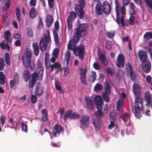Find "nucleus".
<instances>
[{
	"label": "nucleus",
	"instance_id": "obj_1",
	"mask_svg": "<svg viewBox=\"0 0 152 152\" xmlns=\"http://www.w3.org/2000/svg\"><path fill=\"white\" fill-rule=\"evenodd\" d=\"M71 42H69L67 45L68 50H72L74 52L75 55L79 57L82 61H83L85 56V49L82 46L80 47L76 46V44H74L73 46H71L70 44Z\"/></svg>",
	"mask_w": 152,
	"mask_h": 152
},
{
	"label": "nucleus",
	"instance_id": "obj_2",
	"mask_svg": "<svg viewBox=\"0 0 152 152\" xmlns=\"http://www.w3.org/2000/svg\"><path fill=\"white\" fill-rule=\"evenodd\" d=\"M46 31L47 34L44 35L45 37L42 38L39 44L40 50L43 52H45L46 50L47 47V43L50 42L51 40L49 30H47Z\"/></svg>",
	"mask_w": 152,
	"mask_h": 152
},
{
	"label": "nucleus",
	"instance_id": "obj_3",
	"mask_svg": "<svg viewBox=\"0 0 152 152\" xmlns=\"http://www.w3.org/2000/svg\"><path fill=\"white\" fill-rule=\"evenodd\" d=\"M143 108V100L142 97H137L134 102V115L137 118L140 116V111Z\"/></svg>",
	"mask_w": 152,
	"mask_h": 152
},
{
	"label": "nucleus",
	"instance_id": "obj_4",
	"mask_svg": "<svg viewBox=\"0 0 152 152\" xmlns=\"http://www.w3.org/2000/svg\"><path fill=\"white\" fill-rule=\"evenodd\" d=\"M79 114L76 112H73L71 110H69L66 111L65 113L64 119L66 120L69 118L71 119H77L80 118Z\"/></svg>",
	"mask_w": 152,
	"mask_h": 152
},
{
	"label": "nucleus",
	"instance_id": "obj_5",
	"mask_svg": "<svg viewBox=\"0 0 152 152\" xmlns=\"http://www.w3.org/2000/svg\"><path fill=\"white\" fill-rule=\"evenodd\" d=\"M88 25L86 23L80 24L78 27L75 28V31L77 32L84 37L87 34Z\"/></svg>",
	"mask_w": 152,
	"mask_h": 152
},
{
	"label": "nucleus",
	"instance_id": "obj_6",
	"mask_svg": "<svg viewBox=\"0 0 152 152\" xmlns=\"http://www.w3.org/2000/svg\"><path fill=\"white\" fill-rule=\"evenodd\" d=\"M89 120L90 118L88 115H83L79 120L80 123V127L83 129L87 128L89 126Z\"/></svg>",
	"mask_w": 152,
	"mask_h": 152
},
{
	"label": "nucleus",
	"instance_id": "obj_7",
	"mask_svg": "<svg viewBox=\"0 0 152 152\" xmlns=\"http://www.w3.org/2000/svg\"><path fill=\"white\" fill-rule=\"evenodd\" d=\"M77 17L76 13L73 11H71L69 13V15L67 18V22L68 26V29H71L72 28V19H75Z\"/></svg>",
	"mask_w": 152,
	"mask_h": 152
},
{
	"label": "nucleus",
	"instance_id": "obj_8",
	"mask_svg": "<svg viewBox=\"0 0 152 152\" xmlns=\"http://www.w3.org/2000/svg\"><path fill=\"white\" fill-rule=\"evenodd\" d=\"M63 128L60 125L56 124L53 130L54 136L55 137L58 136L60 133L63 132Z\"/></svg>",
	"mask_w": 152,
	"mask_h": 152
},
{
	"label": "nucleus",
	"instance_id": "obj_9",
	"mask_svg": "<svg viewBox=\"0 0 152 152\" xmlns=\"http://www.w3.org/2000/svg\"><path fill=\"white\" fill-rule=\"evenodd\" d=\"M117 66L118 67H123L124 65V59L123 55L120 53L117 58L116 62Z\"/></svg>",
	"mask_w": 152,
	"mask_h": 152
},
{
	"label": "nucleus",
	"instance_id": "obj_10",
	"mask_svg": "<svg viewBox=\"0 0 152 152\" xmlns=\"http://www.w3.org/2000/svg\"><path fill=\"white\" fill-rule=\"evenodd\" d=\"M22 60L23 65L26 67H28V48H26V52L22 57Z\"/></svg>",
	"mask_w": 152,
	"mask_h": 152
},
{
	"label": "nucleus",
	"instance_id": "obj_11",
	"mask_svg": "<svg viewBox=\"0 0 152 152\" xmlns=\"http://www.w3.org/2000/svg\"><path fill=\"white\" fill-rule=\"evenodd\" d=\"M37 65L38 66V67L36 69L37 72L36 73H37L39 76H39L38 80H40L42 78L44 68V67L41 65L40 61L38 62Z\"/></svg>",
	"mask_w": 152,
	"mask_h": 152
},
{
	"label": "nucleus",
	"instance_id": "obj_12",
	"mask_svg": "<svg viewBox=\"0 0 152 152\" xmlns=\"http://www.w3.org/2000/svg\"><path fill=\"white\" fill-rule=\"evenodd\" d=\"M38 75L36 72L33 73L31 75V79L30 82H29V86L30 87L32 88L34 86L36 82L38 79Z\"/></svg>",
	"mask_w": 152,
	"mask_h": 152
},
{
	"label": "nucleus",
	"instance_id": "obj_13",
	"mask_svg": "<svg viewBox=\"0 0 152 152\" xmlns=\"http://www.w3.org/2000/svg\"><path fill=\"white\" fill-rule=\"evenodd\" d=\"M103 10L104 12L106 14H108L111 12L110 5L107 1H104L102 4Z\"/></svg>",
	"mask_w": 152,
	"mask_h": 152
},
{
	"label": "nucleus",
	"instance_id": "obj_14",
	"mask_svg": "<svg viewBox=\"0 0 152 152\" xmlns=\"http://www.w3.org/2000/svg\"><path fill=\"white\" fill-rule=\"evenodd\" d=\"M82 6L79 4H76L75 6V10L80 19L84 17V12Z\"/></svg>",
	"mask_w": 152,
	"mask_h": 152
},
{
	"label": "nucleus",
	"instance_id": "obj_15",
	"mask_svg": "<svg viewBox=\"0 0 152 152\" xmlns=\"http://www.w3.org/2000/svg\"><path fill=\"white\" fill-rule=\"evenodd\" d=\"M143 63L142 70L145 72L149 73L150 72L151 69V63L148 61H146Z\"/></svg>",
	"mask_w": 152,
	"mask_h": 152
},
{
	"label": "nucleus",
	"instance_id": "obj_16",
	"mask_svg": "<svg viewBox=\"0 0 152 152\" xmlns=\"http://www.w3.org/2000/svg\"><path fill=\"white\" fill-rule=\"evenodd\" d=\"M83 37L84 36L77 32L75 31V35L73 39L70 40L69 42H71L70 44L71 45V46H73L74 44H76V43L79 41L80 37Z\"/></svg>",
	"mask_w": 152,
	"mask_h": 152
},
{
	"label": "nucleus",
	"instance_id": "obj_17",
	"mask_svg": "<svg viewBox=\"0 0 152 152\" xmlns=\"http://www.w3.org/2000/svg\"><path fill=\"white\" fill-rule=\"evenodd\" d=\"M44 88L41 84H38L36 86L34 93L37 96H41L43 93Z\"/></svg>",
	"mask_w": 152,
	"mask_h": 152
},
{
	"label": "nucleus",
	"instance_id": "obj_18",
	"mask_svg": "<svg viewBox=\"0 0 152 152\" xmlns=\"http://www.w3.org/2000/svg\"><path fill=\"white\" fill-rule=\"evenodd\" d=\"M138 56L140 61L142 62L147 61V54L145 51L142 50L139 51L138 53Z\"/></svg>",
	"mask_w": 152,
	"mask_h": 152
},
{
	"label": "nucleus",
	"instance_id": "obj_19",
	"mask_svg": "<svg viewBox=\"0 0 152 152\" xmlns=\"http://www.w3.org/2000/svg\"><path fill=\"white\" fill-rule=\"evenodd\" d=\"M94 102L96 106V107H102L103 100L101 96L99 95L96 96L94 98Z\"/></svg>",
	"mask_w": 152,
	"mask_h": 152
},
{
	"label": "nucleus",
	"instance_id": "obj_20",
	"mask_svg": "<svg viewBox=\"0 0 152 152\" xmlns=\"http://www.w3.org/2000/svg\"><path fill=\"white\" fill-rule=\"evenodd\" d=\"M95 8L96 13L97 15H100L102 14L103 12L102 5L100 2H98L97 3Z\"/></svg>",
	"mask_w": 152,
	"mask_h": 152
},
{
	"label": "nucleus",
	"instance_id": "obj_21",
	"mask_svg": "<svg viewBox=\"0 0 152 152\" xmlns=\"http://www.w3.org/2000/svg\"><path fill=\"white\" fill-rule=\"evenodd\" d=\"M44 62L46 68L48 69L50 68V58L49 52H46L45 53Z\"/></svg>",
	"mask_w": 152,
	"mask_h": 152
},
{
	"label": "nucleus",
	"instance_id": "obj_22",
	"mask_svg": "<svg viewBox=\"0 0 152 152\" xmlns=\"http://www.w3.org/2000/svg\"><path fill=\"white\" fill-rule=\"evenodd\" d=\"M53 20L52 16L48 14L46 18V23L47 26L50 28L53 22Z\"/></svg>",
	"mask_w": 152,
	"mask_h": 152
},
{
	"label": "nucleus",
	"instance_id": "obj_23",
	"mask_svg": "<svg viewBox=\"0 0 152 152\" xmlns=\"http://www.w3.org/2000/svg\"><path fill=\"white\" fill-rule=\"evenodd\" d=\"M145 97L147 103L146 105L147 106H150L152 107V103L151 102V97L149 93L147 92L145 93Z\"/></svg>",
	"mask_w": 152,
	"mask_h": 152
},
{
	"label": "nucleus",
	"instance_id": "obj_24",
	"mask_svg": "<svg viewBox=\"0 0 152 152\" xmlns=\"http://www.w3.org/2000/svg\"><path fill=\"white\" fill-rule=\"evenodd\" d=\"M100 118H96L94 119L93 122L95 127L98 129H99L101 126L102 122Z\"/></svg>",
	"mask_w": 152,
	"mask_h": 152
},
{
	"label": "nucleus",
	"instance_id": "obj_25",
	"mask_svg": "<svg viewBox=\"0 0 152 152\" xmlns=\"http://www.w3.org/2000/svg\"><path fill=\"white\" fill-rule=\"evenodd\" d=\"M50 71L51 72L53 71L54 68L56 69H57L56 72L58 73L61 69V65L58 62H56L52 65L50 64Z\"/></svg>",
	"mask_w": 152,
	"mask_h": 152
},
{
	"label": "nucleus",
	"instance_id": "obj_26",
	"mask_svg": "<svg viewBox=\"0 0 152 152\" xmlns=\"http://www.w3.org/2000/svg\"><path fill=\"white\" fill-rule=\"evenodd\" d=\"M97 110L94 112V115L96 116V118H101L103 117V114L102 112V107H97Z\"/></svg>",
	"mask_w": 152,
	"mask_h": 152
},
{
	"label": "nucleus",
	"instance_id": "obj_27",
	"mask_svg": "<svg viewBox=\"0 0 152 152\" xmlns=\"http://www.w3.org/2000/svg\"><path fill=\"white\" fill-rule=\"evenodd\" d=\"M33 48V52L34 55L36 56H38L39 54V49L38 44L36 43H34L32 44Z\"/></svg>",
	"mask_w": 152,
	"mask_h": 152
},
{
	"label": "nucleus",
	"instance_id": "obj_28",
	"mask_svg": "<svg viewBox=\"0 0 152 152\" xmlns=\"http://www.w3.org/2000/svg\"><path fill=\"white\" fill-rule=\"evenodd\" d=\"M85 100L87 106L88 108L91 110H92L93 107V102L91 101V99L90 97H85Z\"/></svg>",
	"mask_w": 152,
	"mask_h": 152
},
{
	"label": "nucleus",
	"instance_id": "obj_29",
	"mask_svg": "<svg viewBox=\"0 0 152 152\" xmlns=\"http://www.w3.org/2000/svg\"><path fill=\"white\" fill-rule=\"evenodd\" d=\"M99 59L104 66H107L108 62L106 57L103 54H101L99 56Z\"/></svg>",
	"mask_w": 152,
	"mask_h": 152
},
{
	"label": "nucleus",
	"instance_id": "obj_30",
	"mask_svg": "<svg viewBox=\"0 0 152 152\" xmlns=\"http://www.w3.org/2000/svg\"><path fill=\"white\" fill-rule=\"evenodd\" d=\"M37 11L34 7H32L29 12V16L31 18H34L37 16Z\"/></svg>",
	"mask_w": 152,
	"mask_h": 152
},
{
	"label": "nucleus",
	"instance_id": "obj_31",
	"mask_svg": "<svg viewBox=\"0 0 152 152\" xmlns=\"http://www.w3.org/2000/svg\"><path fill=\"white\" fill-rule=\"evenodd\" d=\"M4 38L8 43L11 42V40L10 39L11 36V33L10 31H6L4 33Z\"/></svg>",
	"mask_w": 152,
	"mask_h": 152
},
{
	"label": "nucleus",
	"instance_id": "obj_32",
	"mask_svg": "<svg viewBox=\"0 0 152 152\" xmlns=\"http://www.w3.org/2000/svg\"><path fill=\"white\" fill-rule=\"evenodd\" d=\"M104 85V91L103 93L110 94L111 92L110 86L109 84L107 82H105Z\"/></svg>",
	"mask_w": 152,
	"mask_h": 152
},
{
	"label": "nucleus",
	"instance_id": "obj_33",
	"mask_svg": "<svg viewBox=\"0 0 152 152\" xmlns=\"http://www.w3.org/2000/svg\"><path fill=\"white\" fill-rule=\"evenodd\" d=\"M133 89L134 93L137 94L140 92V87L139 85L137 84H134L133 86Z\"/></svg>",
	"mask_w": 152,
	"mask_h": 152
},
{
	"label": "nucleus",
	"instance_id": "obj_34",
	"mask_svg": "<svg viewBox=\"0 0 152 152\" xmlns=\"http://www.w3.org/2000/svg\"><path fill=\"white\" fill-rule=\"evenodd\" d=\"M42 120L44 122H46L47 120L48 112L46 109H44L42 111Z\"/></svg>",
	"mask_w": 152,
	"mask_h": 152
},
{
	"label": "nucleus",
	"instance_id": "obj_35",
	"mask_svg": "<svg viewBox=\"0 0 152 152\" xmlns=\"http://www.w3.org/2000/svg\"><path fill=\"white\" fill-rule=\"evenodd\" d=\"M31 58V55L29 52V67L32 70H34L35 69V63L33 61H30V59Z\"/></svg>",
	"mask_w": 152,
	"mask_h": 152
},
{
	"label": "nucleus",
	"instance_id": "obj_36",
	"mask_svg": "<svg viewBox=\"0 0 152 152\" xmlns=\"http://www.w3.org/2000/svg\"><path fill=\"white\" fill-rule=\"evenodd\" d=\"M96 77V73L95 72L92 71L91 75H90L89 77V80L92 83L94 82Z\"/></svg>",
	"mask_w": 152,
	"mask_h": 152
},
{
	"label": "nucleus",
	"instance_id": "obj_37",
	"mask_svg": "<svg viewBox=\"0 0 152 152\" xmlns=\"http://www.w3.org/2000/svg\"><path fill=\"white\" fill-rule=\"evenodd\" d=\"M5 77L3 73L1 71L0 72V84L1 85H4L5 83Z\"/></svg>",
	"mask_w": 152,
	"mask_h": 152
},
{
	"label": "nucleus",
	"instance_id": "obj_38",
	"mask_svg": "<svg viewBox=\"0 0 152 152\" xmlns=\"http://www.w3.org/2000/svg\"><path fill=\"white\" fill-rule=\"evenodd\" d=\"M71 56V53L68 50L65 57V59L66 60V64L67 65H68L69 64Z\"/></svg>",
	"mask_w": 152,
	"mask_h": 152
},
{
	"label": "nucleus",
	"instance_id": "obj_39",
	"mask_svg": "<svg viewBox=\"0 0 152 152\" xmlns=\"http://www.w3.org/2000/svg\"><path fill=\"white\" fill-rule=\"evenodd\" d=\"M143 37L147 39H152V31L146 32L144 35Z\"/></svg>",
	"mask_w": 152,
	"mask_h": 152
},
{
	"label": "nucleus",
	"instance_id": "obj_40",
	"mask_svg": "<svg viewBox=\"0 0 152 152\" xmlns=\"http://www.w3.org/2000/svg\"><path fill=\"white\" fill-rule=\"evenodd\" d=\"M10 0H6V2L5 4V6L6 7H3L2 8V10L3 11L7 10L9 8L10 6Z\"/></svg>",
	"mask_w": 152,
	"mask_h": 152
},
{
	"label": "nucleus",
	"instance_id": "obj_41",
	"mask_svg": "<svg viewBox=\"0 0 152 152\" xmlns=\"http://www.w3.org/2000/svg\"><path fill=\"white\" fill-rule=\"evenodd\" d=\"M107 72L111 76L114 75L115 74V71L113 68L110 67H108L107 69Z\"/></svg>",
	"mask_w": 152,
	"mask_h": 152
},
{
	"label": "nucleus",
	"instance_id": "obj_42",
	"mask_svg": "<svg viewBox=\"0 0 152 152\" xmlns=\"http://www.w3.org/2000/svg\"><path fill=\"white\" fill-rule=\"evenodd\" d=\"M110 94H107L103 93L102 95V97L104 101L108 102H109L110 100V97L108 96Z\"/></svg>",
	"mask_w": 152,
	"mask_h": 152
},
{
	"label": "nucleus",
	"instance_id": "obj_43",
	"mask_svg": "<svg viewBox=\"0 0 152 152\" xmlns=\"http://www.w3.org/2000/svg\"><path fill=\"white\" fill-rule=\"evenodd\" d=\"M80 76L82 83L84 84H86V75H80Z\"/></svg>",
	"mask_w": 152,
	"mask_h": 152
},
{
	"label": "nucleus",
	"instance_id": "obj_44",
	"mask_svg": "<svg viewBox=\"0 0 152 152\" xmlns=\"http://www.w3.org/2000/svg\"><path fill=\"white\" fill-rule=\"evenodd\" d=\"M131 80L134 82H135L136 80V76L134 72L133 71L129 73Z\"/></svg>",
	"mask_w": 152,
	"mask_h": 152
},
{
	"label": "nucleus",
	"instance_id": "obj_45",
	"mask_svg": "<svg viewBox=\"0 0 152 152\" xmlns=\"http://www.w3.org/2000/svg\"><path fill=\"white\" fill-rule=\"evenodd\" d=\"M5 59L7 64L10 65V61L9 54L8 53H6L5 55Z\"/></svg>",
	"mask_w": 152,
	"mask_h": 152
},
{
	"label": "nucleus",
	"instance_id": "obj_46",
	"mask_svg": "<svg viewBox=\"0 0 152 152\" xmlns=\"http://www.w3.org/2000/svg\"><path fill=\"white\" fill-rule=\"evenodd\" d=\"M114 133L116 135H118L119 134H121L122 136H123V134L122 130L120 131L119 130L118 126H116L115 129L113 131Z\"/></svg>",
	"mask_w": 152,
	"mask_h": 152
},
{
	"label": "nucleus",
	"instance_id": "obj_47",
	"mask_svg": "<svg viewBox=\"0 0 152 152\" xmlns=\"http://www.w3.org/2000/svg\"><path fill=\"white\" fill-rule=\"evenodd\" d=\"M16 14L17 19L18 21H20L21 20L20 17V11L19 8L18 7H17L16 9Z\"/></svg>",
	"mask_w": 152,
	"mask_h": 152
},
{
	"label": "nucleus",
	"instance_id": "obj_48",
	"mask_svg": "<svg viewBox=\"0 0 152 152\" xmlns=\"http://www.w3.org/2000/svg\"><path fill=\"white\" fill-rule=\"evenodd\" d=\"M115 32L113 31H110L106 33L107 37L109 38H111L113 37L115 35Z\"/></svg>",
	"mask_w": 152,
	"mask_h": 152
},
{
	"label": "nucleus",
	"instance_id": "obj_49",
	"mask_svg": "<svg viewBox=\"0 0 152 152\" xmlns=\"http://www.w3.org/2000/svg\"><path fill=\"white\" fill-rule=\"evenodd\" d=\"M102 85L99 83H97L95 86L94 89L96 91H100L102 90Z\"/></svg>",
	"mask_w": 152,
	"mask_h": 152
},
{
	"label": "nucleus",
	"instance_id": "obj_50",
	"mask_svg": "<svg viewBox=\"0 0 152 152\" xmlns=\"http://www.w3.org/2000/svg\"><path fill=\"white\" fill-rule=\"evenodd\" d=\"M23 75L24 81L26 82L28 80V69L24 72Z\"/></svg>",
	"mask_w": 152,
	"mask_h": 152
},
{
	"label": "nucleus",
	"instance_id": "obj_51",
	"mask_svg": "<svg viewBox=\"0 0 152 152\" xmlns=\"http://www.w3.org/2000/svg\"><path fill=\"white\" fill-rule=\"evenodd\" d=\"M87 71L86 68H81L80 70V75H86Z\"/></svg>",
	"mask_w": 152,
	"mask_h": 152
},
{
	"label": "nucleus",
	"instance_id": "obj_52",
	"mask_svg": "<svg viewBox=\"0 0 152 152\" xmlns=\"http://www.w3.org/2000/svg\"><path fill=\"white\" fill-rule=\"evenodd\" d=\"M14 80L15 83L18 84L19 83V77L18 74L17 72H15L14 76Z\"/></svg>",
	"mask_w": 152,
	"mask_h": 152
},
{
	"label": "nucleus",
	"instance_id": "obj_53",
	"mask_svg": "<svg viewBox=\"0 0 152 152\" xmlns=\"http://www.w3.org/2000/svg\"><path fill=\"white\" fill-rule=\"evenodd\" d=\"M110 116L111 119V121H113L114 122L116 121V115L115 113H111L110 115Z\"/></svg>",
	"mask_w": 152,
	"mask_h": 152
},
{
	"label": "nucleus",
	"instance_id": "obj_54",
	"mask_svg": "<svg viewBox=\"0 0 152 152\" xmlns=\"http://www.w3.org/2000/svg\"><path fill=\"white\" fill-rule=\"evenodd\" d=\"M49 7L52 9L54 7V0H48Z\"/></svg>",
	"mask_w": 152,
	"mask_h": 152
},
{
	"label": "nucleus",
	"instance_id": "obj_55",
	"mask_svg": "<svg viewBox=\"0 0 152 152\" xmlns=\"http://www.w3.org/2000/svg\"><path fill=\"white\" fill-rule=\"evenodd\" d=\"M59 51V49L58 48H56L53 51V54L54 57L57 58Z\"/></svg>",
	"mask_w": 152,
	"mask_h": 152
},
{
	"label": "nucleus",
	"instance_id": "obj_56",
	"mask_svg": "<svg viewBox=\"0 0 152 152\" xmlns=\"http://www.w3.org/2000/svg\"><path fill=\"white\" fill-rule=\"evenodd\" d=\"M22 131L25 132H27L28 131V129L26 124L24 123H22Z\"/></svg>",
	"mask_w": 152,
	"mask_h": 152
},
{
	"label": "nucleus",
	"instance_id": "obj_57",
	"mask_svg": "<svg viewBox=\"0 0 152 152\" xmlns=\"http://www.w3.org/2000/svg\"><path fill=\"white\" fill-rule=\"evenodd\" d=\"M4 67V61L1 58L0 59V70H2Z\"/></svg>",
	"mask_w": 152,
	"mask_h": 152
},
{
	"label": "nucleus",
	"instance_id": "obj_58",
	"mask_svg": "<svg viewBox=\"0 0 152 152\" xmlns=\"http://www.w3.org/2000/svg\"><path fill=\"white\" fill-rule=\"evenodd\" d=\"M115 10L116 11H120L119 5V2L118 0H115Z\"/></svg>",
	"mask_w": 152,
	"mask_h": 152
},
{
	"label": "nucleus",
	"instance_id": "obj_59",
	"mask_svg": "<svg viewBox=\"0 0 152 152\" xmlns=\"http://www.w3.org/2000/svg\"><path fill=\"white\" fill-rule=\"evenodd\" d=\"M31 99L33 103H35L37 100V97L34 95H32L31 97Z\"/></svg>",
	"mask_w": 152,
	"mask_h": 152
},
{
	"label": "nucleus",
	"instance_id": "obj_60",
	"mask_svg": "<svg viewBox=\"0 0 152 152\" xmlns=\"http://www.w3.org/2000/svg\"><path fill=\"white\" fill-rule=\"evenodd\" d=\"M14 38L15 39L17 40L21 39V34L18 33H16L14 36Z\"/></svg>",
	"mask_w": 152,
	"mask_h": 152
},
{
	"label": "nucleus",
	"instance_id": "obj_61",
	"mask_svg": "<svg viewBox=\"0 0 152 152\" xmlns=\"http://www.w3.org/2000/svg\"><path fill=\"white\" fill-rule=\"evenodd\" d=\"M146 4L152 10V0H145Z\"/></svg>",
	"mask_w": 152,
	"mask_h": 152
},
{
	"label": "nucleus",
	"instance_id": "obj_62",
	"mask_svg": "<svg viewBox=\"0 0 152 152\" xmlns=\"http://www.w3.org/2000/svg\"><path fill=\"white\" fill-rule=\"evenodd\" d=\"M54 33V41L56 43H57L58 41V34L56 32H53Z\"/></svg>",
	"mask_w": 152,
	"mask_h": 152
},
{
	"label": "nucleus",
	"instance_id": "obj_63",
	"mask_svg": "<svg viewBox=\"0 0 152 152\" xmlns=\"http://www.w3.org/2000/svg\"><path fill=\"white\" fill-rule=\"evenodd\" d=\"M135 19V17L134 16H131L129 18V23L132 25L134 23V20Z\"/></svg>",
	"mask_w": 152,
	"mask_h": 152
},
{
	"label": "nucleus",
	"instance_id": "obj_64",
	"mask_svg": "<svg viewBox=\"0 0 152 152\" xmlns=\"http://www.w3.org/2000/svg\"><path fill=\"white\" fill-rule=\"evenodd\" d=\"M128 117L129 115L127 113L123 115L121 117V118L124 121H126L128 119Z\"/></svg>",
	"mask_w": 152,
	"mask_h": 152
}]
</instances>
